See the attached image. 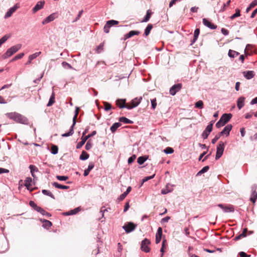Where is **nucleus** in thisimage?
I'll use <instances>...</instances> for the list:
<instances>
[{"mask_svg":"<svg viewBox=\"0 0 257 257\" xmlns=\"http://www.w3.org/2000/svg\"><path fill=\"white\" fill-rule=\"evenodd\" d=\"M58 148L56 145H52L51 147V153L53 155H56L58 153Z\"/></svg>","mask_w":257,"mask_h":257,"instance_id":"nucleus-36","label":"nucleus"},{"mask_svg":"<svg viewBox=\"0 0 257 257\" xmlns=\"http://www.w3.org/2000/svg\"><path fill=\"white\" fill-rule=\"evenodd\" d=\"M127 196L126 194L124 192L122 194H121L119 196V197L117 198V199L119 200V201H121L122 200H123L125 197L126 196Z\"/></svg>","mask_w":257,"mask_h":257,"instance_id":"nucleus-59","label":"nucleus"},{"mask_svg":"<svg viewBox=\"0 0 257 257\" xmlns=\"http://www.w3.org/2000/svg\"><path fill=\"white\" fill-rule=\"evenodd\" d=\"M245 98L243 96L239 97L237 100V106L240 109L244 105Z\"/></svg>","mask_w":257,"mask_h":257,"instance_id":"nucleus-21","label":"nucleus"},{"mask_svg":"<svg viewBox=\"0 0 257 257\" xmlns=\"http://www.w3.org/2000/svg\"><path fill=\"white\" fill-rule=\"evenodd\" d=\"M80 210H81L80 207H78L74 208V209L70 210V211L71 212V215H75V214H77Z\"/></svg>","mask_w":257,"mask_h":257,"instance_id":"nucleus-48","label":"nucleus"},{"mask_svg":"<svg viewBox=\"0 0 257 257\" xmlns=\"http://www.w3.org/2000/svg\"><path fill=\"white\" fill-rule=\"evenodd\" d=\"M94 163L93 162H90L89 163V165H88V168L87 169H85L84 171V176H87L88 175L89 172H90V171L91 170L93 169V168H94Z\"/></svg>","mask_w":257,"mask_h":257,"instance_id":"nucleus-22","label":"nucleus"},{"mask_svg":"<svg viewBox=\"0 0 257 257\" xmlns=\"http://www.w3.org/2000/svg\"><path fill=\"white\" fill-rule=\"evenodd\" d=\"M225 143L223 142H219L216 148V153L215 156V160H218L223 155L224 150Z\"/></svg>","mask_w":257,"mask_h":257,"instance_id":"nucleus-6","label":"nucleus"},{"mask_svg":"<svg viewBox=\"0 0 257 257\" xmlns=\"http://www.w3.org/2000/svg\"><path fill=\"white\" fill-rule=\"evenodd\" d=\"M222 136V135H220V133L216 135L215 137L212 140L211 143L213 144L216 143V142L218 141V140L220 138V137Z\"/></svg>","mask_w":257,"mask_h":257,"instance_id":"nucleus-52","label":"nucleus"},{"mask_svg":"<svg viewBox=\"0 0 257 257\" xmlns=\"http://www.w3.org/2000/svg\"><path fill=\"white\" fill-rule=\"evenodd\" d=\"M221 32L225 36H227L229 34V31L225 28H222L221 30Z\"/></svg>","mask_w":257,"mask_h":257,"instance_id":"nucleus-63","label":"nucleus"},{"mask_svg":"<svg viewBox=\"0 0 257 257\" xmlns=\"http://www.w3.org/2000/svg\"><path fill=\"white\" fill-rule=\"evenodd\" d=\"M103 103L104 106V109L105 111H108V110L112 108L111 104L110 103L104 101L103 102Z\"/></svg>","mask_w":257,"mask_h":257,"instance_id":"nucleus-35","label":"nucleus"},{"mask_svg":"<svg viewBox=\"0 0 257 257\" xmlns=\"http://www.w3.org/2000/svg\"><path fill=\"white\" fill-rule=\"evenodd\" d=\"M41 221L43 223V226L45 228H49L52 225V222L48 220L41 219Z\"/></svg>","mask_w":257,"mask_h":257,"instance_id":"nucleus-27","label":"nucleus"},{"mask_svg":"<svg viewBox=\"0 0 257 257\" xmlns=\"http://www.w3.org/2000/svg\"><path fill=\"white\" fill-rule=\"evenodd\" d=\"M239 53L235 51L232 50H229L228 51V56L230 58H234L237 56Z\"/></svg>","mask_w":257,"mask_h":257,"instance_id":"nucleus-31","label":"nucleus"},{"mask_svg":"<svg viewBox=\"0 0 257 257\" xmlns=\"http://www.w3.org/2000/svg\"><path fill=\"white\" fill-rule=\"evenodd\" d=\"M24 53H19L18 55H17L16 56H15L13 58V59L12 60V61H15V60L21 59V58H22L24 57Z\"/></svg>","mask_w":257,"mask_h":257,"instance_id":"nucleus-45","label":"nucleus"},{"mask_svg":"<svg viewBox=\"0 0 257 257\" xmlns=\"http://www.w3.org/2000/svg\"><path fill=\"white\" fill-rule=\"evenodd\" d=\"M140 33L141 32L139 31H131L127 34H128V36L131 38L135 35H139Z\"/></svg>","mask_w":257,"mask_h":257,"instance_id":"nucleus-40","label":"nucleus"},{"mask_svg":"<svg viewBox=\"0 0 257 257\" xmlns=\"http://www.w3.org/2000/svg\"><path fill=\"white\" fill-rule=\"evenodd\" d=\"M136 158V156L135 155H134L132 156L131 157H129L128 159V160H127L128 164H132L133 162H134V161H135Z\"/></svg>","mask_w":257,"mask_h":257,"instance_id":"nucleus-55","label":"nucleus"},{"mask_svg":"<svg viewBox=\"0 0 257 257\" xmlns=\"http://www.w3.org/2000/svg\"><path fill=\"white\" fill-rule=\"evenodd\" d=\"M203 106V102L202 100L197 101L195 104V106L196 108H202Z\"/></svg>","mask_w":257,"mask_h":257,"instance_id":"nucleus-47","label":"nucleus"},{"mask_svg":"<svg viewBox=\"0 0 257 257\" xmlns=\"http://www.w3.org/2000/svg\"><path fill=\"white\" fill-rule=\"evenodd\" d=\"M232 115L231 113H224L220 118L219 121L216 123L215 126L217 128H220L224 126L231 118Z\"/></svg>","mask_w":257,"mask_h":257,"instance_id":"nucleus-4","label":"nucleus"},{"mask_svg":"<svg viewBox=\"0 0 257 257\" xmlns=\"http://www.w3.org/2000/svg\"><path fill=\"white\" fill-rule=\"evenodd\" d=\"M240 16V10L238 9H236L235 10V13L232 15L231 16H230V19L232 20L235 18L239 17Z\"/></svg>","mask_w":257,"mask_h":257,"instance_id":"nucleus-38","label":"nucleus"},{"mask_svg":"<svg viewBox=\"0 0 257 257\" xmlns=\"http://www.w3.org/2000/svg\"><path fill=\"white\" fill-rule=\"evenodd\" d=\"M168 186H169V184H167L166 185V188L165 189H163L161 190V193L162 194H167L168 193H170V192H172V189H168Z\"/></svg>","mask_w":257,"mask_h":257,"instance_id":"nucleus-44","label":"nucleus"},{"mask_svg":"<svg viewBox=\"0 0 257 257\" xmlns=\"http://www.w3.org/2000/svg\"><path fill=\"white\" fill-rule=\"evenodd\" d=\"M231 1L228 0L226 4H224L222 8L220 10L219 12L221 13L224 11L226 7H227L230 3Z\"/></svg>","mask_w":257,"mask_h":257,"instance_id":"nucleus-54","label":"nucleus"},{"mask_svg":"<svg viewBox=\"0 0 257 257\" xmlns=\"http://www.w3.org/2000/svg\"><path fill=\"white\" fill-rule=\"evenodd\" d=\"M202 23L204 26L208 27L210 29L215 30L217 28V26L212 23L210 21L206 18L202 19Z\"/></svg>","mask_w":257,"mask_h":257,"instance_id":"nucleus-15","label":"nucleus"},{"mask_svg":"<svg viewBox=\"0 0 257 257\" xmlns=\"http://www.w3.org/2000/svg\"><path fill=\"white\" fill-rule=\"evenodd\" d=\"M6 115L8 118L14 120L16 122L24 124H28V119L27 118L19 113L16 112H10L7 113Z\"/></svg>","mask_w":257,"mask_h":257,"instance_id":"nucleus-1","label":"nucleus"},{"mask_svg":"<svg viewBox=\"0 0 257 257\" xmlns=\"http://www.w3.org/2000/svg\"><path fill=\"white\" fill-rule=\"evenodd\" d=\"M244 77L247 79H250L254 76V72L253 71H245L243 72Z\"/></svg>","mask_w":257,"mask_h":257,"instance_id":"nucleus-20","label":"nucleus"},{"mask_svg":"<svg viewBox=\"0 0 257 257\" xmlns=\"http://www.w3.org/2000/svg\"><path fill=\"white\" fill-rule=\"evenodd\" d=\"M162 233H163L162 228V227H159L158 228L156 236L162 237Z\"/></svg>","mask_w":257,"mask_h":257,"instance_id":"nucleus-56","label":"nucleus"},{"mask_svg":"<svg viewBox=\"0 0 257 257\" xmlns=\"http://www.w3.org/2000/svg\"><path fill=\"white\" fill-rule=\"evenodd\" d=\"M121 125V123L120 122L114 123L110 127V130L112 133H114L116 132V130Z\"/></svg>","mask_w":257,"mask_h":257,"instance_id":"nucleus-23","label":"nucleus"},{"mask_svg":"<svg viewBox=\"0 0 257 257\" xmlns=\"http://www.w3.org/2000/svg\"><path fill=\"white\" fill-rule=\"evenodd\" d=\"M32 181V180L30 177L26 178V180H25L24 185L26 186L28 190L30 189V187L31 186Z\"/></svg>","mask_w":257,"mask_h":257,"instance_id":"nucleus-30","label":"nucleus"},{"mask_svg":"<svg viewBox=\"0 0 257 257\" xmlns=\"http://www.w3.org/2000/svg\"><path fill=\"white\" fill-rule=\"evenodd\" d=\"M58 17V14L57 13H54L51 15H50L49 16L46 17L42 22V24L43 25L46 24L47 23H49L53 20H54L55 19H56Z\"/></svg>","mask_w":257,"mask_h":257,"instance_id":"nucleus-14","label":"nucleus"},{"mask_svg":"<svg viewBox=\"0 0 257 257\" xmlns=\"http://www.w3.org/2000/svg\"><path fill=\"white\" fill-rule=\"evenodd\" d=\"M22 46V44H18L9 48L7 49L5 53L3 55V58L5 59L11 57L13 54L18 52L21 48Z\"/></svg>","mask_w":257,"mask_h":257,"instance_id":"nucleus-3","label":"nucleus"},{"mask_svg":"<svg viewBox=\"0 0 257 257\" xmlns=\"http://www.w3.org/2000/svg\"><path fill=\"white\" fill-rule=\"evenodd\" d=\"M79 108L78 107H76V109L75 110V115L73 118V123L71 126L69 131L68 133H66L63 134L61 136L62 137H67L72 136L74 133V126H75L76 122V118L77 117L78 112H79Z\"/></svg>","mask_w":257,"mask_h":257,"instance_id":"nucleus-5","label":"nucleus"},{"mask_svg":"<svg viewBox=\"0 0 257 257\" xmlns=\"http://www.w3.org/2000/svg\"><path fill=\"white\" fill-rule=\"evenodd\" d=\"M147 160L146 156H141L138 158L137 162L140 165H142Z\"/></svg>","mask_w":257,"mask_h":257,"instance_id":"nucleus-37","label":"nucleus"},{"mask_svg":"<svg viewBox=\"0 0 257 257\" xmlns=\"http://www.w3.org/2000/svg\"><path fill=\"white\" fill-rule=\"evenodd\" d=\"M62 66L64 68L66 69H71L73 68L70 64L65 61L62 63Z\"/></svg>","mask_w":257,"mask_h":257,"instance_id":"nucleus-42","label":"nucleus"},{"mask_svg":"<svg viewBox=\"0 0 257 257\" xmlns=\"http://www.w3.org/2000/svg\"><path fill=\"white\" fill-rule=\"evenodd\" d=\"M256 186L253 185L251 186L252 193L250 197V200L253 203H255L257 199V192H256Z\"/></svg>","mask_w":257,"mask_h":257,"instance_id":"nucleus-16","label":"nucleus"},{"mask_svg":"<svg viewBox=\"0 0 257 257\" xmlns=\"http://www.w3.org/2000/svg\"><path fill=\"white\" fill-rule=\"evenodd\" d=\"M55 94L54 92L53 91V92L52 93V94H51V95L50 96V98L49 99V102H48V103L47 104V106H51V105H52L54 103V102H55Z\"/></svg>","mask_w":257,"mask_h":257,"instance_id":"nucleus-26","label":"nucleus"},{"mask_svg":"<svg viewBox=\"0 0 257 257\" xmlns=\"http://www.w3.org/2000/svg\"><path fill=\"white\" fill-rule=\"evenodd\" d=\"M56 177L59 181H66L68 179V177L67 176L57 175Z\"/></svg>","mask_w":257,"mask_h":257,"instance_id":"nucleus-51","label":"nucleus"},{"mask_svg":"<svg viewBox=\"0 0 257 257\" xmlns=\"http://www.w3.org/2000/svg\"><path fill=\"white\" fill-rule=\"evenodd\" d=\"M96 134V132L95 131H94L91 134L88 135L87 136H86L85 137L82 136L81 138V141L80 142H79L76 145V149H80L89 138L92 137Z\"/></svg>","mask_w":257,"mask_h":257,"instance_id":"nucleus-7","label":"nucleus"},{"mask_svg":"<svg viewBox=\"0 0 257 257\" xmlns=\"http://www.w3.org/2000/svg\"><path fill=\"white\" fill-rule=\"evenodd\" d=\"M83 13V11L82 10L80 11L76 17V18L72 21V23H75L77 22L78 20H79L81 17V15H82Z\"/></svg>","mask_w":257,"mask_h":257,"instance_id":"nucleus-53","label":"nucleus"},{"mask_svg":"<svg viewBox=\"0 0 257 257\" xmlns=\"http://www.w3.org/2000/svg\"><path fill=\"white\" fill-rule=\"evenodd\" d=\"M45 4L44 1H39L38 2L36 5L35 6V7L33 8L32 11L34 13H36L40 10L42 9Z\"/></svg>","mask_w":257,"mask_h":257,"instance_id":"nucleus-19","label":"nucleus"},{"mask_svg":"<svg viewBox=\"0 0 257 257\" xmlns=\"http://www.w3.org/2000/svg\"><path fill=\"white\" fill-rule=\"evenodd\" d=\"M151 105L153 109H155L157 106V102H156V99L154 98L153 99H151Z\"/></svg>","mask_w":257,"mask_h":257,"instance_id":"nucleus-57","label":"nucleus"},{"mask_svg":"<svg viewBox=\"0 0 257 257\" xmlns=\"http://www.w3.org/2000/svg\"><path fill=\"white\" fill-rule=\"evenodd\" d=\"M239 255L240 257H249L250 255H248L245 252L241 251L239 253Z\"/></svg>","mask_w":257,"mask_h":257,"instance_id":"nucleus-64","label":"nucleus"},{"mask_svg":"<svg viewBox=\"0 0 257 257\" xmlns=\"http://www.w3.org/2000/svg\"><path fill=\"white\" fill-rule=\"evenodd\" d=\"M52 185L55 188H58V189H68L70 188V187L69 186L61 185V184H59L57 182H53L52 183Z\"/></svg>","mask_w":257,"mask_h":257,"instance_id":"nucleus-24","label":"nucleus"},{"mask_svg":"<svg viewBox=\"0 0 257 257\" xmlns=\"http://www.w3.org/2000/svg\"><path fill=\"white\" fill-rule=\"evenodd\" d=\"M142 98L141 97L139 98L138 97L135 98L131 101L130 105H125L126 99H121L120 101L122 102V105H118L120 108H125L127 109H131L137 106L141 102V100Z\"/></svg>","mask_w":257,"mask_h":257,"instance_id":"nucleus-2","label":"nucleus"},{"mask_svg":"<svg viewBox=\"0 0 257 257\" xmlns=\"http://www.w3.org/2000/svg\"><path fill=\"white\" fill-rule=\"evenodd\" d=\"M110 28V27L106 23L103 28L104 32L106 33H108Z\"/></svg>","mask_w":257,"mask_h":257,"instance_id":"nucleus-60","label":"nucleus"},{"mask_svg":"<svg viewBox=\"0 0 257 257\" xmlns=\"http://www.w3.org/2000/svg\"><path fill=\"white\" fill-rule=\"evenodd\" d=\"M119 122H123L124 123H125V124H132L133 123V121L129 119H128L127 118L124 117V116H122V117H120L119 118Z\"/></svg>","mask_w":257,"mask_h":257,"instance_id":"nucleus-25","label":"nucleus"},{"mask_svg":"<svg viewBox=\"0 0 257 257\" xmlns=\"http://www.w3.org/2000/svg\"><path fill=\"white\" fill-rule=\"evenodd\" d=\"M170 219V216H166L161 219V223L167 222H168V221Z\"/></svg>","mask_w":257,"mask_h":257,"instance_id":"nucleus-62","label":"nucleus"},{"mask_svg":"<svg viewBox=\"0 0 257 257\" xmlns=\"http://www.w3.org/2000/svg\"><path fill=\"white\" fill-rule=\"evenodd\" d=\"M164 152L166 154H171L174 152V150L171 147H167L164 150Z\"/></svg>","mask_w":257,"mask_h":257,"instance_id":"nucleus-46","label":"nucleus"},{"mask_svg":"<svg viewBox=\"0 0 257 257\" xmlns=\"http://www.w3.org/2000/svg\"><path fill=\"white\" fill-rule=\"evenodd\" d=\"M151 15V13L150 12L149 10H148L147 12L146 16H145V17L143 19V20L142 21V22H148L149 20V19H150Z\"/></svg>","mask_w":257,"mask_h":257,"instance_id":"nucleus-41","label":"nucleus"},{"mask_svg":"<svg viewBox=\"0 0 257 257\" xmlns=\"http://www.w3.org/2000/svg\"><path fill=\"white\" fill-rule=\"evenodd\" d=\"M257 5V0L253 1L249 5V6L246 9V13H248L251 9L254 8Z\"/></svg>","mask_w":257,"mask_h":257,"instance_id":"nucleus-29","label":"nucleus"},{"mask_svg":"<svg viewBox=\"0 0 257 257\" xmlns=\"http://www.w3.org/2000/svg\"><path fill=\"white\" fill-rule=\"evenodd\" d=\"M9 38V36L7 35H5L2 38L0 39V47L1 45L4 44Z\"/></svg>","mask_w":257,"mask_h":257,"instance_id":"nucleus-50","label":"nucleus"},{"mask_svg":"<svg viewBox=\"0 0 257 257\" xmlns=\"http://www.w3.org/2000/svg\"><path fill=\"white\" fill-rule=\"evenodd\" d=\"M29 205L35 210H36L38 212H39L42 215H44L45 214L46 211L41 207L37 206V205L35 203L34 201L32 200L30 201L29 202Z\"/></svg>","mask_w":257,"mask_h":257,"instance_id":"nucleus-10","label":"nucleus"},{"mask_svg":"<svg viewBox=\"0 0 257 257\" xmlns=\"http://www.w3.org/2000/svg\"><path fill=\"white\" fill-rule=\"evenodd\" d=\"M155 176V174H154L152 176H147V177H145L143 179V183L150 180V179H152L153 178H154Z\"/></svg>","mask_w":257,"mask_h":257,"instance_id":"nucleus-58","label":"nucleus"},{"mask_svg":"<svg viewBox=\"0 0 257 257\" xmlns=\"http://www.w3.org/2000/svg\"><path fill=\"white\" fill-rule=\"evenodd\" d=\"M212 131V124H209L205 129V130L203 132L202 134V137L204 139H206L208 137L210 133Z\"/></svg>","mask_w":257,"mask_h":257,"instance_id":"nucleus-13","label":"nucleus"},{"mask_svg":"<svg viewBox=\"0 0 257 257\" xmlns=\"http://www.w3.org/2000/svg\"><path fill=\"white\" fill-rule=\"evenodd\" d=\"M29 169H30L32 176L35 177L34 172H38V169L34 165H30L29 166Z\"/></svg>","mask_w":257,"mask_h":257,"instance_id":"nucleus-34","label":"nucleus"},{"mask_svg":"<svg viewBox=\"0 0 257 257\" xmlns=\"http://www.w3.org/2000/svg\"><path fill=\"white\" fill-rule=\"evenodd\" d=\"M41 52H36L30 55L29 57V59L32 61L33 59L36 58L38 56H39L41 54Z\"/></svg>","mask_w":257,"mask_h":257,"instance_id":"nucleus-43","label":"nucleus"},{"mask_svg":"<svg viewBox=\"0 0 257 257\" xmlns=\"http://www.w3.org/2000/svg\"><path fill=\"white\" fill-rule=\"evenodd\" d=\"M92 147V144L90 140H88L85 145V149L86 150H89L90 149H91Z\"/></svg>","mask_w":257,"mask_h":257,"instance_id":"nucleus-49","label":"nucleus"},{"mask_svg":"<svg viewBox=\"0 0 257 257\" xmlns=\"http://www.w3.org/2000/svg\"><path fill=\"white\" fill-rule=\"evenodd\" d=\"M18 8L19 7L17 6V5H16L13 7L11 8L6 13L4 17L5 19H7L10 17Z\"/></svg>","mask_w":257,"mask_h":257,"instance_id":"nucleus-18","label":"nucleus"},{"mask_svg":"<svg viewBox=\"0 0 257 257\" xmlns=\"http://www.w3.org/2000/svg\"><path fill=\"white\" fill-rule=\"evenodd\" d=\"M42 192L45 195L48 196L53 199H55L54 195L49 190L43 189L42 190Z\"/></svg>","mask_w":257,"mask_h":257,"instance_id":"nucleus-32","label":"nucleus"},{"mask_svg":"<svg viewBox=\"0 0 257 257\" xmlns=\"http://www.w3.org/2000/svg\"><path fill=\"white\" fill-rule=\"evenodd\" d=\"M153 28L152 24H149L145 30L144 35L145 36H147L150 33L151 30Z\"/></svg>","mask_w":257,"mask_h":257,"instance_id":"nucleus-33","label":"nucleus"},{"mask_svg":"<svg viewBox=\"0 0 257 257\" xmlns=\"http://www.w3.org/2000/svg\"><path fill=\"white\" fill-rule=\"evenodd\" d=\"M106 24L110 27H111L112 26L117 25L118 24V22L116 20H109L106 22Z\"/></svg>","mask_w":257,"mask_h":257,"instance_id":"nucleus-39","label":"nucleus"},{"mask_svg":"<svg viewBox=\"0 0 257 257\" xmlns=\"http://www.w3.org/2000/svg\"><path fill=\"white\" fill-rule=\"evenodd\" d=\"M217 206L222 209L225 213L233 212L234 211V207L232 205L224 206L222 204H218Z\"/></svg>","mask_w":257,"mask_h":257,"instance_id":"nucleus-12","label":"nucleus"},{"mask_svg":"<svg viewBox=\"0 0 257 257\" xmlns=\"http://www.w3.org/2000/svg\"><path fill=\"white\" fill-rule=\"evenodd\" d=\"M150 243L151 242L150 240L147 238H145L143 240L141 244V248L142 250L146 253L150 252V248L149 245Z\"/></svg>","mask_w":257,"mask_h":257,"instance_id":"nucleus-9","label":"nucleus"},{"mask_svg":"<svg viewBox=\"0 0 257 257\" xmlns=\"http://www.w3.org/2000/svg\"><path fill=\"white\" fill-rule=\"evenodd\" d=\"M182 87V85L181 83H177L173 85L170 89V94L175 95L177 92L181 90Z\"/></svg>","mask_w":257,"mask_h":257,"instance_id":"nucleus-11","label":"nucleus"},{"mask_svg":"<svg viewBox=\"0 0 257 257\" xmlns=\"http://www.w3.org/2000/svg\"><path fill=\"white\" fill-rule=\"evenodd\" d=\"M232 128V125L231 124H228L226 125L223 130L220 132V135H226V136H228L229 135V133Z\"/></svg>","mask_w":257,"mask_h":257,"instance_id":"nucleus-17","label":"nucleus"},{"mask_svg":"<svg viewBox=\"0 0 257 257\" xmlns=\"http://www.w3.org/2000/svg\"><path fill=\"white\" fill-rule=\"evenodd\" d=\"M137 225L132 222H127L122 226V228L126 233H130L134 231L137 227Z\"/></svg>","mask_w":257,"mask_h":257,"instance_id":"nucleus-8","label":"nucleus"},{"mask_svg":"<svg viewBox=\"0 0 257 257\" xmlns=\"http://www.w3.org/2000/svg\"><path fill=\"white\" fill-rule=\"evenodd\" d=\"M89 155L85 151H83L80 155L79 159L81 160L85 161L89 158Z\"/></svg>","mask_w":257,"mask_h":257,"instance_id":"nucleus-28","label":"nucleus"},{"mask_svg":"<svg viewBox=\"0 0 257 257\" xmlns=\"http://www.w3.org/2000/svg\"><path fill=\"white\" fill-rule=\"evenodd\" d=\"M209 169V166H206L204 167L200 171H201L202 174H204V173L207 172Z\"/></svg>","mask_w":257,"mask_h":257,"instance_id":"nucleus-61","label":"nucleus"}]
</instances>
